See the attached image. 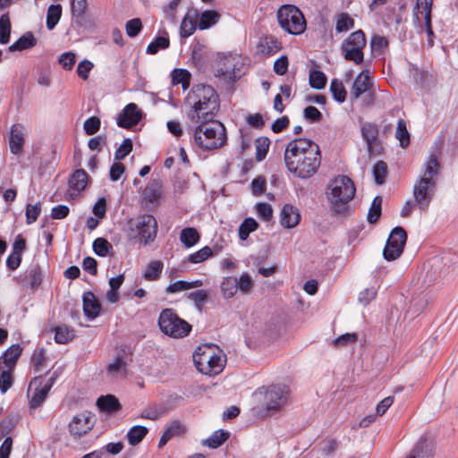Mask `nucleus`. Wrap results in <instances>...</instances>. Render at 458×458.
Segmentation results:
<instances>
[{"instance_id":"1","label":"nucleus","mask_w":458,"mask_h":458,"mask_svg":"<svg viewBox=\"0 0 458 458\" xmlns=\"http://www.w3.org/2000/svg\"><path fill=\"white\" fill-rule=\"evenodd\" d=\"M284 158L289 173L300 179L312 177L321 163L318 145L306 138L289 141L284 149Z\"/></svg>"},{"instance_id":"2","label":"nucleus","mask_w":458,"mask_h":458,"mask_svg":"<svg viewBox=\"0 0 458 458\" xmlns=\"http://www.w3.org/2000/svg\"><path fill=\"white\" fill-rule=\"evenodd\" d=\"M441 165L438 156L428 155L422 163L413 184V198L417 208L427 211L436 192Z\"/></svg>"},{"instance_id":"3","label":"nucleus","mask_w":458,"mask_h":458,"mask_svg":"<svg viewBox=\"0 0 458 458\" xmlns=\"http://www.w3.org/2000/svg\"><path fill=\"white\" fill-rule=\"evenodd\" d=\"M192 109L189 112V118L198 123L200 120H212L219 109V98L214 89L208 85L195 86L188 97Z\"/></svg>"},{"instance_id":"4","label":"nucleus","mask_w":458,"mask_h":458,"mask_svg":"<svg viewBox=\"0 0 458 458\" xmlns=\"http://www.w3.org/2000/svg\"><path fill=\"white\" fill-rule=\"evenodd\" d=\"M192 131L191 142L202 150H213L223 147L226 142V130L218 121L201 120Z\"/></svg>"},{"instance_id":"5","label":"nucleus","mask_w":458,"mask_h":458,"mask_svg":"<svg viewBox=\"0 0 458 458\" xmlns=\"http://www.w3.org/2000/svg\"><path fill=\"white\" fill-rule=\"evenodd\" d=\"M355 191L354 183L348 176L338 175L332 179L326 191L331 209L337 214L344 212L353 199Z\"/></svg>"},{"instance_id":"6","label":"nucleus","mask_w":458,"mask_h":458,"mask_svg":"<svg viewBox=\"0 0 458 458\" xmlns=\"http://www.w3.org/2000/svg\"><path fill=\"white\" fill-rule=\"evenodd\" d=\"M289 394L290 390L287 386L276 384L259 388L253 394V398L256 402L261 403V410L259 413L261 416H266L283 408L288 402Z\"/></svg>"},{"instance_id":"7","label":"nucleus","mask_w":458,"mask_h":458,"mask_svg":"<svg viewBox=\"0 0 458 458\" xmlns=\"http://www.w3.org/2000/svg\"><path fill=\"white\" fill-rule=\"evenodd\" d=\"M223 352L216 345L203 344L193 353V362L197 369L208 376H216L223 371L225 365Z\"/></svg>"},{"instance_id":"8","label":"nucleus","mask_w":458,"mask_h":458,"mask_svg":"<svg viewBox=\"0 0 458 458\" xmlns=\"http://www.w3.org/2000/svg\"><path fill=\"white\" fill-rule=\"evenodd\" d=\"M157 323L160 331L172 338H183L191 330V326L181 318L172 309L163 310L159 314Z\"/></svg>"},{"instance_id":"9","label":"nucleus","mask_w":458,"mask_h":458,"mask_svg":"<svg viewBox=\"0 0 458 458\" xmlns=\"http://www.w3.org/2000/svg\"><path fill=\"white\" fill-rule=\"evenodd\" d=\"M277 21L283 30L293 35H301L306 30V20L294 5H282L276 13Z\"/></svg>"},{"instance_id":"10","label":"nucleus","mask_w":458,"mask_h":458,"mask_svg":"<svg viewBox=\"0 0 458 458\" xmlns=\"http://www.w3.org/2000/svg\"><path fill=\"white\" fill-rule=\"evenodd\" d=\"M366 46V38L362 30H359L352 33L342 44V51L344 58L360 64L363 60V48Z\"/></svg>"},{"instance_id":"11","label":"nucleus","mask_w":458,"mask_h":458,"mask_svg":"<svg viewBox=\"0 0 458 458\" xmlns=\"http://www.w3.org/2000/svg\"><path fill=\"white\" fill-rule=\"evenodd\" d=\"M55 378L54 375L49 378L36 377L30 381L28 389V397L31 407H38L44 403Z\"/></svg>"},{"instance_id":"12","label":"nucleus","mask_w":458,"mask_h":458,"mask_svg":"<svg viewBox=\"0 0 458 458\" xmlns=\"http://www.w3.org/2000/svg\"><path fill=\"white\" fill-rule=\"evenodd\" d=\"M130 229L147 244L156 238L157 221L151 215H142L130 221Z\"/></svg>"},{"instance_id":"13","label":"nucleus","mask_w":458,"mask_h":458,"mask_svg":"<svg viewBox=\"0 0 458 458\" xmlns=\"http://www.w3.org/2000/svg\"><path fill=\"white\" fill-rule=\"evenodd\" d=\"M407 240L406 232L401 227H395L391 232L383 250L386 260H394L401 256Z\"/></svg>"},{"instance_id":"14","label":"nucleus","mask_w":458,"mask_h":458,"mask_svg":"<svg viewBox=\"0 0 458 458\" xmlns=\"http://www.w3.org/2000/svg\"><path fill=\"white\" fill-rule=\"evenodd\" d=\"M95 425V416L90 411H82L72 417L68 428L70 434L74 437H81L88 434Z\"/></svg>"},{"instance_id":"15","label":"nucleus","mask_w":458,"mask_h":458,"mask_svg":"<svg viewBox=\"0 0 458 458\" xmlns=\"http://www.w3.org/2000/svg\"><path fill=\"white\" fill-rule=\"evenodd\" d=\"M239 57L233 55H225L216 62L215 75L227 81H234L237 77L236 70Z\"/></svg>"},{"instance_id":"16","label":"nucleus","mask_w":458,"mask_h":458,"mask_svg":"<svg viewBox=\"0 0 458 458\" xmlns=\"http://www.w3.org/2000/svg\"><path fill=\"white\" fill-rule=\"evenodd\" d=\"M433 0H417L413 13L414 22H420L423 20L425 22L426 32L428 37L433 36L431 27V9Z\"/></svg>"},{"instance_id":"17","label":"nucleus","mask_w":458,"mask_h":458,"mask_svg":"<svg viewBox=\"0 0 458 458\" xmlns=\"http://www.w3.org/2000/svg\"><path fill=\"white\" fill-rule=\"evenodd\" d=\"M369 93L372 95L375 93L371 77L368 70L360 72L355 78L351 89V96L352 98H359L362 94Z\"/></svg>"},{"instance_id":"18","label":"nucleus","mask_w":458,"mask_h":458,"mask_svg":"<svg viewBox=\"0 0 458 458\" xmlns=\"http://www.w3.org/2000/svg\"><path fill=\"white\" fill-rule=\"evenodd\" d=\"M142 117L141 111L134 103H130L124 106L117 117V125L122 128H130L136 125Z\"/></svg>"},{"instance_id":"19","label":"nucleus","mask_w":458,"mask_h":458,"mask_svg":"<svg viewBox=\"0 0 458 458\" xmlns=\"http://www.w3.org/2000/svg\"><path fill=\"white\" fill-rule=\"evenodd\" d=\"M301 221L299 208L292 204H284L279 214V223L285 229L296 227Z\"/></svg>"},{"instance_id":"20","label":"nucleus","mask_w":458,"mask_h":458,"mask_svg":"<svg viewBox=\"0 0 458 458\" xmlns=\"http://www.w3.org/2000/svg\"><path fill=\"white\" fill-rule=\"evenodd\" d=\"M106 377L110 379H122L127 377L129 373L128 363L124 357H115L112 359L106 369Z\"/></svg>"},{"instance_id":"21","label":"nucleus","mask_w":458,"mask_h":458,"mask_svg":"<svg viewBox=\"0 0 458 458\" xmlns=\"http://www.w3.org/2000/svg\"><path fill=\"white\" fill-rule=\"evenodd\" d=\"M282 48V44L274 36L261 38L257 44V52L263 56H269L276 54Z\"/></svg>"},{"instance_id":"22","label":"nucleus","mask_w":458,"mask_h":458,"mask_svg":"<svg viewBox=\"0 0 458 458\" xmlns=\"http://www.w3.org/2000/svg\"><path fill=\"white\" fill-rule=\"evenodd\" d=\"M82 301L84 314L89 319H94L98 317L101 305L92 293H85L82 297Z\"/></svg>"},{"instance_id":"23","label":"nucleus","mask_w":458,"mask_h":458,"mask_svg":"<svg viewBox=\"0 0 458 458\" xmlns=\"http://www.w3.org/2000/svg\"><path fill=\"white\" fill-rule=\"evenodd\" d=\"M24 144V135L23 131L19 125H13L11 130L10 135V149L11 152L14 155H20L22 152Z\"/></svg>"},{"instance_id":"24","label":"nucleus","mask_w":458,"mask_h":458,"mask_svg":"<svg viewBox=\"0 0 458 458\" xmlns=\"http://www.w3.org/2000/svg\"><path fill=\"white\" fill-rule=\"evenodd\" d=\"M203 285V281L197 279L194 281H183L178 280L170 284L165 288V293L168 294H174L182 292H185L191 289L199 288Z\"/></svg>"},{"instance_id":"25","label":"nucleus","mask_w":458,"mask_h":458,"mask_svg":"<svg viewBox=\"0 0 458 458\" xmlns=\"http://www.w3.org/2000/svg\"><path fill=\"white\" fill-rule=\"evenodd\" d=\"M21 353V347L19 344H13L0 356V365H3L4 369L13 370Z\"/></svg>"},{"instance_id":"26","label":"nucleus","mask_w":458,"mask_h":458,"mask_svg":"<svg viewBox=\"0 0 458 458\" xmlns=\"http://www.w3.org/2000/svg\"><path fill=\"white\" fill-rule=\"evenodd\" d=\"M198 13L196 10L189 11L182 21L180 26V34L183 38H188L193 34L197 27Z\"/></svg>"},{"instance_id":"27","label":"nucleus","mask_w":458,"mask_h":458,"mask_svg":"<svg viewBox=\"0 0 458 458\" xmlns=\"http://www.w3.org/2000/svg\"><path fill=\"white\" fill-rule=\"evenodd\" d=\"M221 15L215 10H206L199 14L198 27L205 30L215 26L220 20Z\"/></svg>"},{"instance_id":"28","label":"nucleus","mask_w":458,"mask_h":458,"mask_svg":"<svg viewBox=\"0 0 458 458\" xmlns=\"http://www.w3.org/2000/svg\"><path fill=\"white\" fill-rule=\"evenodd\" d=\"M37 44V39L31 32H27L20 37L9 47L10 52L23 51L32 48Z\"/></svg>"},{"instance_id":"29","label":"nucleus","mask_w":458,"mask_h":458,"mask_svg":"<svg viewBox=\"0 0 458 458\" xmlns=\"http://www.w3.org/2000/svg\"><path fill=\"white\" fill-rule=\"evenodd\" d=\"M97 405L101 411L113 413L120 409L118 399L112 394L103 395L98 398Z\"/></svg>"},{"instance_id":"30","label":"nucleus","mask_w":458,"mask_h":458,"mask_svg":"<svg viewBox=\"0 0 458 458\" xmlns=\"http://www.w3.org/2000/svg\"><path fill=\"white\" fill-rule=\"evenodd\" d=\"M164 268V263L161 260H152L147 264L142 272V276L147 281H156L159 278Z\"/></svg>"},{"instance_id":"31","label":"nucleus","mask_w":458,"mask_h":458,"mask_svg":"<svg viewBox=\"0 0 458 458\" xmlns=\"http://www.w3.org/2000/svg\"><path fill=\"white\" fill-rule=\"evenodd\" d=\"M377 128L374 124L367 123L361 127L362 138L367 143L369 154L373 153L374 145L376 144L377 138Z\"/></svg>"},{"instance_id":"32","label":"nucleus","mask_w":458,"mask_h":458,"mask_svg":"<svg viewBox=\"0 0 458 458\" xmlns=\"http://www.w3.org/2000/svg\"><path fill=\"white\" fill-rule=\"evenodd\" d=\"M162 194V185L158 180H152L143 191L144 199L150 202H157Z\"/></svg>"},{"instance_id":"33","label":"nucleus","mask_w":458,"mask_h":458,"mask_svg":"<svg viewBox=\"0 0 458 458\" xmlns=\"http://www.w3.org/2000/svg\"><path fill=\"white\" fill-rule=\"evenodd\" d=\"M88 183V174L84 170H76L70 177V188L77 192L85 189Z\"/></svg>"},{"instance_id":"34","label":"nucleus","mask_w":458,"mask_h":458,"mask_svg":"<svg viewBox=\"0 0 458 458\" xmlns=\"http://www.w3.org/2000/svg\"><path fill=\"white\" fill-rule=\"evenodd\" d=\"M148 429L144 426H133L127 433V440L131 445H137L147 436Z\"/></svg>"},{"instance_id":"35","label":"nucleus","mask_w":458,"mask_h":458,"mask_svg":"<svg viewBox=\"0 0 458 458\" xmlns=\"http://www.w3.org/2000/svg\"><path fill=\"white\" fill-rule=\"evenodd\" d=\"M187 431L186 426L180 420H173L168 421L164 427V432L172 439L180 437Z\"/></svg>"},{"instance_id":"36","label":"nucleus","mask_w":458,"mask_h":458,"mask_svg":"<svg viewBox=\"0 0 458 458\" xmlns=\"http://www.w3.org/2000/svg\"><path fill=\"white\" fill-rule=\"evenodd\" d=\"M221 293L224 298H233L237 293V282L236 277L225 276L221 282Z\"/></svg>"},{"instance_id":"37","label":"nucleus","mask_w":458,"mask_h":458,"mask_svg":"<svg viewBox=\"0 0 458 458\" xmlns=\"http://www.w3.org/2000/svg\"><path fill=\"white\" fill-rule=\"evenodd\" d=\"M259 227V224L252 217L245 218L240 225L238 229V235L242 241L248 239L250 233L255 232Z\"/></svg>"},{"instance_id":"38","label":"nucleus","mask_w":458,"mask_h":458,"mask_svg":"<svg viewBox=\"0 0 458 458\" xmlns=\"http://www.w3.org/2000/svg\"><path fill=\"white\" fill-rule=\"evenodd\" d=\"M199 240V234L195 228L188 227L182 230L180 233V241L186 247L191 248Z\"/></svg>"},{"instance_id":"39","label":"nucleus","mask_w":458,"mask_h":458,"mask_svg":"<svg viewBox=\"0 0 458 458\" xmlns=\"http://www.w3.org/2000/svg\"><path fill=\"white\" fill-rule=\"evenodd\" d=\"M75 336L73 329L65 325L55 327V340L57 344H64L72 341Z\"/></svg>"},{"instance_id":"40","label":"nucleus","mask_w":458,"mask_h":458,"mask_svg":"<svg viewBox=\"0 0 458 458\" xmlns=\"http://www.w3.org/2000/svg\"><path fill=\"white\" fill-rule=\"evenodd\" d=\"M62 15V6L60 4H52L47 9V28L52 30L58 23Z\"/></svg>"},{"instance_id":"41","label":"nucleus","mask_w":458,"mask_h":458,"mask_svg":"<svg viewBox=\"0 0 458 458\" xmlns=\"http://www.w3.org/2000/svg\"><path fill=\"white\" fill-rule=\"evenodd\" d=\"M330 91L335 100L343 103L346 99V90L342 81L335 79L330 83Z\"/></svg>"},{"instance_id":"42","label":"nucleus","mask_w":458,"mask_h":458,"mask_svg":"<svg viewBox=\"0 0 458 458\" xmlns=\"http://www.w3.org/2000/svg\"><path fill=\"white\" fill-rule=\"evenodd\" d=\"M11 22L8 14L0 17V44H6L10 39Z\"/></svg>"},{"instance_id":"43","label":"nucleus","mask_w":458,"mask_h":458,"mask_svg":"<svg viewBox=\"0 0 458 458\" xmlns=\"http://www.w3.org/2000/svg\"><path fill=\"white\" fill-rule=\"evenodd\" d=\"M191 73L184 69H175L173 72V83L182 84L183 89L190 86Z\"/></svg>"},{"instance_id":"44","label":"nucleus","mask_w":458,"mask_h":458,"mask_svg":"<svg viewBox=\"0 0 458 458\" xmlns=\"http://www.w3.org/2000/svg\"><path fill=\"white\" fill-rule=\"evenodd\" d=\"M227 432L221 429L216 430L204 441V445H207L211 448H216L220 446L227 439Z\"/></svg>"},{"instance_id":"45","label":"nucleus","mask_w":458,"mask_h":458,"mask_svg":"<svg viewBox=\"0 0 458 458\" xmlns=\"http://www.w3.org/2000/svg\"><path fill=\"white\" fill-rule=\"evenodd\" d=\"M395 138L399 140L401 147L404 148L408 146L410 142V134L403 120H399L397 123Z\"/></svg>"},{"instance_id":"46","label":"nucleus","mask_w":458,"mask_h":458,"mask_svg":"<svg viewBox=\"0 0 458 458\" xmlns=\"http://www.w3.org/2000/svg\"><path fill=\"white\" fill-rule=\"evenodd\" d=\"M354 27V21L346 13H341L337 16L335 21V30L337 32H345Z\"/></svg>"},{"instance_id":"47","label":"nucleus","mask_w":458,"mask_h":458,"mask_svg":"<svg viewBox=\"0 0 458 458\" xmlns=\"http://www.w3.org/2000/svg\"><path fill=\"white\" fill-rule=\"evenodd\" d=\"M212 254H213V251H212L211 248L208 246H205V247L201 248L200 250H199L198 251L189 255L188 260L191 263L199 264V263H201V262L205 261L206 259H208L209 257L212 256Z\"/></svg>"},{"instance_id":"48","label":"nucleus","mask_w":458,"mask_h":458,"mask_svg":"<svg viewBox=\"0 0 458 458\" xmlns=\"http://www.w3.org/2000/svg\"><path fill=\"white\" fill-rule=\"evenodd\" d=\"M382 199L379 196L374 198L368 213V221L371 224L377 221L381 215Z\"/></svg>"},{"instance_id":"49","label":"nucleus","mask_w":458,"mask_h":458,"mask_svg":"<svg viewBox=\"0 0 458 458\" xmlns=\"http://www.w3.org/2000/svg\"><path fill=\"white\" fill-rule=\"evenodd\" d=\"M12 369L0 365V391L4 394L13 385Z\"/></svg>"},{"instance_id":"50","label":"nucleus","mask_w":458,"mask_h":458,"mask_svg":"<svg viewBox=\"0 0 458 458\" xmlns=\"http://www.w3.org/2000/svg\"><path fill=\"white\" fill-rule=\"evenodd\" d=\"M327 77L320 71H311L310 73V84L312 88L321 89L326 86Z\"/></svg>"},{"instance_id":"51","label":"nucleus","mask_w":458,"mask_h":458,"mask_svg":"<svg viewBox=\"0 0 458 458\" xmlns=\"http://www.w3.org/2000/svg\"><path fill=\"white\" fill-rule=\"evenodd\" d=\"M237 288L242 293H248L254 285V281L248 273H243L240 277H236Z\"/></svg>"},{"instance_id":"52","label":"nucleus","mask_w":458,"mask_h":458,"mask_svg":"<svg viewBox=\"0 0 458 458\" xmlns=\"http://www.w3.org/2000/svg\"><path fill=\"white\" fill-rule=\"evenodd\" d=\"M377 293V289L375 286H370L360 291L358 296V301L363 306H367L372 301Z\"/></svg>"},{"instance_id":"53","label":"nucleus","mask_w":458,"mask_h":458,"mask_svg":"<svg viewBox=\"0 0 458 458\" xmlns=\"http://www.w3.org/2000/svg\"><path fill=\"white\" fill-rule=\"evenodd\" d=\"M169 47V39L167 37H157L147 47V53L154 55L160 49H165Z\"/></svg>"},{"instance_id":"54","label":"nucleus","mask_w":458,"mask_h":458,"mask_svg":"<svg viewBox=\"0 0 458 458\" xmlns=\"http://www.w3.org/2000/svg\"><path fill=\"white\" fill-rule=\"evenodd\" d=\"M259 217L264 221H269L273 216V208L270 204L259 202L255 206Z\"/></svg>"},{"instance_id":"55","label":"nucleus","mask_w":458,"mask_h":458,"mask_svg":"<svg viewBox=\"0 0 458 458\" xmlns=\"http://www.w3.org/2000/svg\"><path fill=\"white\" fill-rule=\"evenodd\" d=\"M187 298L199 310L208 299V292L206 290H197L190 293Z\"/></svg>"},{"instance_id":"56","label":"nucleus","mask_w":458,"mask_h":458,"mask_svg":"<svg viewBox=\"0 0 458 458\" xmlns=\"http://www.w3.org/2000/svg\"><path fill=\"white\" fill-rule=\"evenodd\" d=\"M387 167L385 162L378 161L373 167V175L377 184H382L386 176Z\"/></svg>"},{"instance_id":"57","label":"nucleus","mask_w":458,"mask_h":458,"mask_svg":"<svg viewBox=\"0 0 458 458\" xmlns=\"http://www.w3.org/2000/svg\"><path fill=\"white\" fill-rule=\"evenodd\" d=\"M41 212V203L38 202L34 205L28 204L26 207V222L28 225L34 223Z\"/></svg>"},{"instance_id":"58","label":"nucleus","mask_w":458,"mask_h":458,"mask_svg":"<svg viewBox=\"0 0 458 458\" xmlns=\"http://www.w3.org/2000/svg\"><path fill=\"white\" fill-rule=\"evenodd\" d=\"M111 248V244L104 238H98L93 242L94 251L100 257L106 256Z\"/></svg>"},{"instance_id":"59","label":"nucleus","mask_w":458,"mask_h":458,"mask_svg":"<svg viewBox=\"0 0 458 458\" xmlns=\"http://www.w3.org/2000/svg\"><path fill=\"white\" fill-rule=\"evenodd\" d=\"M32 363L38 372H42L48 367L44 350L41 349L34 353Z\"/></svg>"},{"instance_id":"60","label":"nucleus","mask_w":458,"mask_h":458,"mask_svg":"<svg viewBox=\"0 0 458 458\" xmlns=\"http://www.w3.org/2000/svg\"><path fill=\"white\" fill-rule=\"evenodd\" d=\"M142 29V23L140 19L134 18L128 21L125 24V30L130 38L136 37Z\"/></svg>"},{"instance_id":"61","label":"nucleus","mask_w":458,"mask_h":458,"mask_svg":"<svg viewBox=\"0 0 458 458\" xmlns=\"http://www.w3.org/2000/svg\"><path fill=\"white\" fill-rule=\"evenodd\" d=\"M58 62L64 70L71 71L75 64L76 55L72 52L63 53Z\"/></svg>"},{"instance_id":"62","label":"nucleus","mask_w":458,"mask_h":458,"mask_svg":"<svg viewBox=\"0 0 458 458\" xmlns=\"http://www.w3.org/2000/svg\"><path fill=\"white\" fill-rule=\"evenodd\" d=\"M26 278L32 288H37L42 281V274L39 267H32L27 273Z\"/></svg>"},{"instance_id":"63","label":"nucleus","mask_w":458,"mask_h":458,"mask_svg":"<svg viewBox=\"0 0 458 458\" xmlns=\"http://www.w3.org/2000/svg\"><path fill=\"white\" fill-rule=\"evenodd\" d=\"M132 149V141L131 139H124L120 147L114 153L116 160H123Z\"/></svg>"},{"instance_id":"64","label":"nucleus","mask_w":458,"mask_h":458,"mask_svg":"<svg viewBox=\"0 0 458 458\" xmlns=\"http://www.w3.org/2000/svg\"><path fill=\"white\" fill-rule=\"evenodd\" d=\"M256 150H257V156L256 158L258 161H261L265 158L268 147H269V140L267 138H260L256 140Z\"/></svg>"}]
</instances>
